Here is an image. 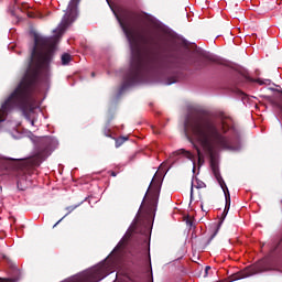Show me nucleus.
I'll return each mask as SVG.
<instances>
[{"instance_id":"f257e3e1","label":"nucleus","mask_w":282,"mask_h":282,"mask_svg":"<svg viewBox=\"0 0 282 282\" xmlns=\"http://www.w3.org/2000/svg\"><path fill=\"white\" fill-rule=\"evenodd\" d=\"M226 131L228 120L215 122L193 118L185 122V135L191 142H197L210 158H215V153L221 149H230V139L226 137Z\"/></svg>"},{"instance_id":"f03ea898","label":"nucleus","mask_w":282,"mask_h":282,"mask_svg":"<svg viewBox=\"0 0 282 282\" xmlns=\"http://www.w3.org/2000/svg\"><path fill=\"white\" fill-rule=\"evenodd\" d=\"M120 26L124 32L131 47L132 52V61H131V69L133 78H138L147 69V65L149 64V56L144 55V51H142V43H144V36L135 26L126 25L120 18H118Z\"/></svg>"},{"instance_id":"7ed1b4c3","label":"nucleus","mask_w":282,"mask_h":282,"mask_svg":"<svg viewBox=\"0 0 282 282\" xmlns=\"http://www.w3.org/2000/svg\"><path fill=\"white\" fill-rule=\"evenodd\" d=\"M159 197H160V181H158L154 177L148 188V192L139 209V213H142L144 208H147L148 213H151V210H154L155 207L158 206Z\"/></svg>"},{"instance_id":"20e7f679","label":"nucleus","mask_w":282,"mask_h":282,"mask_svg":"<svg viewBox=\"0 0 282 282\" xmlns=\"http://www.w3.org/2000/svg\"><path fill=\"white\" fill-rule=\"evenodd\" d=\"M257 274V269L254 267H247L242 271L232 275L231 281H239L241 279H248V276H252Z\"/></svg>"},{"instance_id":"39448f33","label":"nucleus","mask_w":282,"mask_h":282,"mask_svg":"<svg viewBox=\"0 0 282 282\" xmlns=\"http://www.w3.org/2000/svg\"><path fill=\"white\" fill-rule=\"evenodd\" d=\"M220 187L224 191L225 194V199H226V207L225 209H229L230 208V192L228 191V186H226V183L224 182V180L217 177Z\"/></svg>"},{"instance_id":"423d86ee","label":"nucleus","mask_w":282,"mask_h":282,"mask_svg":"<svg viewBox=\"0 0 282 282\" xmlns=\"http://www.w3.org/2000/svg\"><path fill=\"white\" fill-rule=\"evenodd\" d=\"M206 186V184L204 182H197L196 181H193L192 182V188H191V196L193 197V188H204Z\"/></svg>"},{"instance_id":"0eeeda50","label":"nucleus","mask_w":282,"mask_h":282,"mask_svg":"<svg viewBox=\"0 0 282 282\" xmlns=\"http://www.w3.org/2000/svg\"><path fill=\"white\" fill-rule=\"evenodd\" d=\"M72 61V55L65 53L62 55V65H68Z\"/></svg>"},{"instance_id":"6e6552de","label":"nucleus","mask_w":282,"mask_h":282,"mask_svg":"<svg viewBox=\"0 0 282 282\" xmlns=\"http://www.w3.org/2000/svg\"><path fill=\"white\" fill-rule=\"evenodd\" d=\"M181 153H183V155H185V158L187 159V160H194V155H193V153H191L189 151H185V150H181Z\"/></svg>"},{"instance_id":"1a4fd4ad","label":"nucleus","mask_w":282,"mask_h":282,"mask_svg":"<svg viewBox=\"0 0 282 282\" xmlns=\"http://www.w3.org/2000/svg\"><path fill=\"white\" fill-rule=\"evenodd\" d=\"M66 210L68 212L66 215H69V213H74V210H76V206L66 207Z\"/></svg>"},{"instance_id":"9d476101","label":"nucleus","mask_w":282,"mask_h":282,"mask_svg":"<svg viewBox=\"0 0 282 282\" xmlns=\"http://www.w3.org/2000/svg\"><path fill=\"white\" fill-rule=\"evenodd\" d=\"M196 151H197L198 160H202V158H204V154H202V150H199V148H196Z\"/></svg>"},{"instance_id":"9b49d317","label":"nucleus","mask_w":282,"mask_h":282,"mask_svg":"<svg viewBox=\"0 0 282 282\" xmlns=\"http://www.w3.org/2000/svg\"><path fill=\"white\" fill-rule=\"evenodd\" d=\"M208 270H210V267L205 268V276H208Z\"/></svg>"},{"instance_id":"f8f14e48","label":"nucleus","mask_w":282,"mask_h":282,"mask_svg":"<svg viewBox=\"0 0 282 282\" xmlns=\"http://www.w3.org/2000/svg\"><path fill=\"white\" fill-rule=\"evenodd\" d=\"M61 221H63V219H59V220L54 225V228H56V226H58V224H61Z\"/></svg>"},{"instance_id":"ddd939ff","label":"nucleus","mask_w":282,"mask_h":282,"mask_svg":"<svg viewBox=\"0 0 282 282\" xmlns=\"http://www.w3.org/2000/svg\"><path fill=\"white\" fill-rule=\"evenodd\" d=\"M121 144L120 141H116V147H120Z\"/></svg>"},{"instance_id":"4468645a","label":"nucleus","mask_w":282,"mask_h":282,"mask_svg":"<svg viewBox=\"0 0 282 282\" xmlns=\"http://www.w3.org/2000/svg\"><path fill=\"white\" fill-rule=\"evenodd\" d=\"M258 83H260V85H263V84H264L263 82H261V79H258Z\"/></svg>"},{"instance_id":"2eb2a0df","label":"nucleus","mask_w":282,"mask_h":282,"mask_svg":"<svg viewBox=\"0 0 282 282\" xmlns=\"http://www.w3.org/2000/svg\"><path fill=\"white\" fill-rule=\"evenodd\" d=\"M127 139H123V142H126Z\"/></svg>"}]
</instances>
